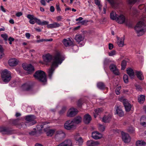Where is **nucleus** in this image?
Returning a JSON list of instances; mask_svg holds the SVG:
<instances>
[{
	"instance_id": "obj_1",
	"label": "nucleus",
	"mask_w": 146,
	"mask_h": 146,
	"mask_svg": "<svg viewBox=\"0 0 146 146\" xmlns=\"http://www.w3.org/2000/svg\"><path fill=\"white\" fill-rule=\"evenodd\" d=\"M51 59L52 60L51 64L48 71V76L50 79L51 78L55 68L62 62L64 58L59 53H57L53 57L49 53L46 54V60L50 61Z\"/></svg>"
},
{
	"instance_id": "obj_2",
	"label": "nucleus",
	"mask_w": 146,
	"mask_h": 146,
	"mask_svg": "<svg viewBox=\"0 0 146 146\" xmlns=\"http://www.w3.org/2000/svg\"><path fill=\"white\" fill-rule=\"evenodd\" d=\"M145 27L146 26L143 22L140 21L137 23L134 29L138 36H141L144 34V29Z\"/></svg>"
},
{
	"instance_id": "obj_3",
	"label": "nucleus",
	"mask_w": 146,
	"mask_h": 146,
	"mask_svg": "<svg viewBox=\"0 0 146 146\" xmlns=\"http://www.w3.org/2000/svg\"><path fill=\"white\" fill-rule=\"evenodd\" d=\"M1 74L2 80L6 83L9 82L11 79V73L7 69L3 70Z\"/></svg>"
},
{
	"instance_id": "obj_4",
	"label": "nucleus",
	"mask_w": 146,
	"mask_h": 146,
	"mask_svg": "<svg viewBox=\"0 0 146 146\" xmlns=\"http://www.w3.org/2000/svg\"><path fill=\"white\" fill-rule=\"evenodd\" d=\"M34 77L42 82L46 81V75L45 72L42 70L36 71L33 75Z\"/></svg>"
},
{
	"instance_id": "obj_5",
	"label": "nucleus",
	"mask_w": 146,
	"mask_h": 146,
	"mask_svg": "<svg viewBox=\"0 0 146 146\" xmlns=\"http://www.w3.org/2000/svg\"><path fill=\"white\" fill-rule=\"evenodd\" d=\"M120 101L122 102L125 107L126 111L129 112L132 106L127 101V100L123 98H121L119 99Z\"/></svg>"
},
{
	"instance_id": "obj_6",
	"label": "nucleus",
	"mask_w": 146,
	"mask_h": 146,
	"mask_svg": "<svg viewBox=\"0 0 146 146\" xmlns=\"http://www.w3.org/2000/svg\"><path fill=\"white\" fill-rule=\"evenodd\" d=\"M65 129L67 130L74 129L76 128V126L71 120H68L64 124Z\"/></svg>"
},
{
	"instance_id": "obj_7",
	"label": "nucleus",
	"mask_w": 146,
	"mask_h": 146,
	"mask_svg": "<svg viewBox=\"0 0 146 146\" xmlns=\"http://www.w3.org/2000/svg\"><path fill=\"white\" fill-rule=\"evenodd\" d=\"M36 128L37 133H44L46 132V123H40L37 125Z\"/></svg>"
},
{
	"instance_id": "obj_8",
	"label": "nucleus",
	"mask_w": 146,
	"mask_h": 146,
	"mask_svg": "<svg viewBox=\"0 0 146 146\" xmlns=\"http://www.w3.org/2000/svg\"><path fill=\"white\" fill-rule=\"evenodd\" d=\"M22 66L23 68L27 71V73L28 74H31L35 70L34 66L30 64H23Z\"/></svg>"
},
{
	"instance_id": "obj_9",
	"label": "nucleus",
	"mask_w": 146,
	"mask_h": 146,
	"mask_svg": "<svg viewBox=\"0 0 146 146\" xmlns=\"http://www.w3.org/2000/svg\"><path fill=\"white\" fill-rule=\"evenodd\" d=\"M36 119V117L33 115L26 116L25 117V120L27 122L30 123L31 125H33L36 123V121L35 120Z\"/></svg>"
},
{
	"instance_id": "obj_10",
	"label": "nucleus",
	"mask_w": 146,
	"mask_h": 146,
	"mask_svg": "<svg viewBox=\"0 0 146 146\" xmlns=\"http://www.w3.org/2000/svg\"><path fill=\"white\" fill-rule=\"evenodd\" d=\"M122 140L125 143H128L131 141V137L129 135L123 131L121 132Z\"/></svg>"
},
{
	"instance_id": "obj_11",
	"label": "nucleus",
	"mask_w": 146,
	"mask_h": 146,
	"mask_svg": "<svg viewBox=\"0 0 146 146\" xmlns=\"http://www.w3.org/2000/svg\"><path fill=\"white\" fill-rule=\"evenodd\" d=\"M32 86L30 83L28 82L23 84L21 86V89L23 91H28L31 90Z\"/></svg>"
},
{
	"instance_id": "obj_12",
	"label": "nucleus",
	"mask_w": 146,
	"mask_h": 146,
	"mask_svg": "<svg viewBox=\"0 0 146 146\" xmlns=\"http://www.w3.org/2000/svg\"><path fill=\"white\" fill-rule=\"evenodd\" d=\"M110 68L111 71H112L113 73L116 75H118L120 73L115 65L113 64H111L110 66Z\"/></svg>"
},
{
	"instance_id": "obj_13",
	"label": "nucleus",
	"mask_w": 146,
	"mask_h": 146,
	"mask_svg": "<svg viewBox=\"0 0 146 146\" xmlns=\"http://www.w3.org/2000/svg\"><path fill=\"white\" fill-rule=\"evenodd\" d=\"M57 146H72V141L68 139L65 140Z\"/></svg>"
},
{
	"instance_id": "obj_14",
	"label": "nucleus",
	"mask_w": 146,
	"mask_h": 146,
	"mask_svg": "<svg viewBox=\"0 0 146 146\" xmlns=\"http://www.w3.org/2000/svg\"><path fill=\"white\" fill-rule=\"evenodd\" d=\"M78 111L76 109L72 108L70 110V112L68 114V116L70 117H72L75 116L77 113Z\"/></svg>"
},
{
	"instance_id": "obj_15",
	"label": "nucleus",
	"mask_w": 146,
	"mask_h": 146,
	"mask_svg": "<svg viewBox=\"0 0 146 146\" xmlns=\"http://www.w3.org/2000/svg\"><path fill=\"white\" fill-rule=\"evenodd\" d=\"M48 22L46 21V25L48 28H56L60 27L61 26V23H59L57 22H54L53 23L50 24H48Z\"/></svg>"
},
{
	"instance_id": "obj_16",
	"label": "nucleus",
	"mask_w": 146,
	"mask_h": 146,
	"mask_svg": "<svg viewBox=\"0 0 146 146\" xmlns=\"http://www.w3.org/2000/svg\"><path fill=\"white\" fill-rule=\"evenodd\" d=\"M92 136L94 139L97 140L101 138L102 135L97 131H94L92 133Z\"/></svg>"
},
{
	"instance_id": "obj_17",
	"label": "nucleus",
	"mask_w": 146,
	"mask_h": 146,
	"mask_svg": "<svg viewBox=\"0 0 146 146\" xmlns=\"http://www.w3.org/2000/svg\"><path fill=\"white\" fill-rule=\"evenodd\" d=\"M0 132L3 134L10 135L12 133L11 131L9 129L5 127H0Z\"/></svg>"
},
{
	"instance_id": "obj_18",
	"label": "nucleus",
	"mask_w": 146,
	"mask_h": 146,
	"mask_svg": "<svg viewBox=\"0 0 146 146\" xmlns=\"http://www.w3.org/2000/svg\"><path fill=\"white\" fill-rule=\"evenodd\" d=\"M62 42L66 47L72 46L73 44V42L70 38L67 39H64L62 41Z\"/></svg>"
},
{
	"instance_id": "obj_19",
	"label": "nucleus",
	"mask_w": 146,
	"mask_h": 146,
	"mask_svg": "<svg viewBox=\"0 0 146 146\" xmlns=\"http://www.w3.org/2000/svg\"><path fill=\"white\" fill-rule=\"evenodd\" d=\"M125 16L121 14L119 16H118L116 21L119 24H122L125 22Z\"/></svg>"
},
{
	"instance_id": "obj_20",
	"label": "nucleus",
	"mask_w": 146,
	"mask_h": 146,
	"mask_svg": "<svg viewBox=\"0 0 146 146\" xmlns=\"http://www.w3.org/2000/svg\"><path fill=\"white\" fill-rule=\"evenodd\" d=\"M135 75L137 76V78L140 80H143L144 77L142 72L141 71L137 70L135 71Z\"/></svg>"
},
{
	"instance_id": "obj_21",
	"label": "nucleus",
	"mask_w": 146,
	"mask_h": 146,
	"mask_svg": "<svg viewBox=\"0 0 146 146\" xmlns=\"http://www.w3.org/2000/svg\"><path fill=\"white\" fill-rule=\"evenodd\" d=\"M127 73L131 78H133L135 76V71L131 68H128L126 70Z\"/></svg>"
},
{
	"instance_id": "obj_22",
	"label": "nucleus",
	"mask_w": 146,
	"mask_h": 146,
	"mask_svg": "<svg viewBox=\"0 0 146 146\" xmlns=\"http://www.w3.org/2000/svg\"><path fill=\"white\" fill-rule=\"evenodd\" d=\"M17 63L18 61L16 58H11L8 61V64L11 66H14L17 65Z\"/></svg>"
},
{
	"instance_id": "obj_23",
	"label": "nucleus",
	"mask_w": 146,
	"mask_h": 146,
	"mask_svg": "<svg viewBox=\"0 0 146 146\" xmlns=\"http://www.w3.org/2000/svg\"><path fill=\"white\" fill-rule=\"evenodd\" d=\"M91 119V117L88 114H87L84 115V121L86 124L89 123Z\"/></svg>"
},
{
	"instance_id": "obj_24",
	"label": "nucleus",
	"mask_w": 146,
	"mask_h": 146,
	"mask_svg": "<svg viewBox=\"0 0 146 146\" xmlns=\"http://www.w3.org/2000/svg\"><path fill=\"white\" fill-rule=\"evenodd\" d=\"M79 136L78 134H76L74 136L75 139L76 141V143H78L79 145H81L82 144L83 142V139L81 137H76V136Z\"/></svg>"
},
{
	"instance_id": "obj_25",
	"label": "nucleus",
	"mask_w": 146,
	"mask_h": 146,
	"mask_svg": "<svg viewBox=\"0 0 146 146\" xmlns=\"http://www.w3.org/2000/svg\"><path fill=\"white\" fill-rule=\"evenodd\" d=\"M87 146H95L99 144L98 141H94L93 140H89L87 142Z\"/></svg>"
},
{
	"instance_id": "obj_26",
	"label": "nucleus",
	"mask_w": 146,
	"mask_h": 146,
	"mask_svg": "<svg viewBox=\"0 0 146 146\" xmlns=\"http://www.w3.org/2000/svg\"><path fill=\"white\" fill-rule=\"evenodd\" d=\"M111 118V116L110 115H105L102 119V121L105 123H108L110 121Z\"/></svg>"
},
{
	"instance_id": "obj_27",
	"label": "nucleus",
	"mask_w": 146,
	"mask_h": 146,
	"mask_svg": "<svg viewBox=\"0 0 146 146\" xmlns=\"http://www.w3.org/2000/svg\"><path fill=\"white\" fill-rule=\"evenodd\" d=\"M82 120V118L81 117L79 116L75 117L72 121L74 124V123L78 124L81 122Z\"/></svg>"
},
{
	"instance_id": "obj_28",
	"label": "nucleus",
	"mask_w": 146,
	"mask_h": 146,
	"mask_svg": "<svg viewBox=\"0 0 146 146\" xmlns=\"http://www.w3.org/2000/svg\"><path fill=\"white\" fill-rule=\"evenodd\" d=\"M145 95H141L138 97V101L140 104H143L145 100Z\"/></svg>"
},
{
	"instance_id": "obj_29",
	"label": "nucleus",
	"mask_w": 146,
	"mask_h": 146,
	"mask_svg": "<svg viewBox=\"0 0 146 146\" xmlns=\"http://www.w3.org/2000/svg\"><path fill=\"white\" fill-rule=\"evenodd\" d=\"M84 38V37L80 35H76L75 38V40L78 43L82 41Z\"/></svg>"
},
{
	"instance_id": "obj_30",
	"label": "nucleus",
	"mask_w": 146,
	"mask_h": 146,
	"mask_svg": "<svg viewBox=\"0 0 146 146\" xmlns=\"http://www.w3.org/2000/svg\"><path fill=\"white\" fill-rule=\"evenodd\" d=\"M116 111L117 114L120 117H122L124 115V113L122 110L118 106L116 107Z\"/></svg>"
},
{
	"instance_id": "obj_31",
	"label": "nucleus",
	"mask_w": 146,
	"mask_h": 146,
	"mask_svg": "<svg viewBox=\"0 0 146 146\" xmlns=\"http://www.w3.org/2000/svg\"><path fill=\"white\" fill-rule=\"evenodd\" d=\"M146 143L142 140H137L136 142V146H145Z\"/></svg>"
},
{
	"instance_id": "obj_32",
	"label": "nucleus",
	"mask_w": 146,
	"mask_h": 146,
	"mask_svg": "<svg viewBox=\"0 0 146 146\" xmlns=\"http://www.w3.org/2000/svg\"><path fill=\"white\" fill-rule=\"evenodd\" d=\"M98 88L100 90H104L106 88L105 84L102 82H99L97 84Z\"/></svg>"
},
{
	"instance_id": "obj_33",
	"label": "nucleus",
	"mask_w": 146,
	"mask_h": 146,
	"mask_svg": "<svg viewBox=\"0 0 146 146\" xmlns=\"http://www.w3.org/2000/svg\"><path fill=\"white\" fill-rule=\"evenodd\" d=\"M35 22L39 25H43L46 24V21H44L42 22L40 19L36 17L35 19Z\"/></svg>"
},
{
	"instance_id": "obj_34",
	"label": "nucleus",
	"mask_w": 146,
	"mask_h": 146,
	"mask_svg": "<svg viewBox=\"0 0 146 146\" xmlns=\"http://www.w3.org/2000/svg\"><path fill=\"white\" fill-rule=\"evenodd\" d=\"M118 16L115 13H114L113 12H112L110 14V18L113 20H116Z\"/></svg>"
},
{
	"instance_id": "obj_35",
	"label": "nucleus",
	"mask_w": 146,
	"mask_h": 146,
	"mask_svg": "<svg viewBox=\"0 0 146 146\" xmlns=\"http://www.w3.org/2000/svg\"><path fill=\"white\" fill-rule=\"evenodd\" d=\"M124 37L121 38L118 42V45L119 47H123L124 45Z\"/></svg>"
},
{
	"instance_id": "obj_36",
	"label": "nucleus",
	"mask_w": 146,
	"mask_h": 146,
	"mask_svg": "<svg viewBox=\"0 0 146 146\" xmlns=\"http://www.w3.org/2000/svg\"><path fill=\"white\" fill-rule=\"evenodd\" d=\"M55 132V130L53 129H50L48 131L46 132V135L47 136L51 137L53 135Z\"/></svg>"
},
{
	"instance_id": "obj_37",
	"label": "nucleus",
	"mask_w": 146,
	"mask_h": 146,
	"mask_svg": "<svg viewBox=\"0 0 146 146\" xmlns=\"http://www.w3.org/2000/svg\"><path fill=\"white\" fill-rule=\"evenodd\" d=\"M127 65V62L126 61L123 60L122 62L121 63V69L124 70L125 68Z\"/></svg>"
},
{
	"instance_id": "obj_38",
	"label": "nucleus",
	"mask_w": 146,
	"mask_h": 146,
	"mask_svg": "<svg viewBox=\"0 0 146 146\" xmlns=\"http://www.w3.org/2000/svg\"><path fill=\"white\" fill-rule=\"evenodd\" d=\"M103 111V109L102 108H98L94 110L95 113L98 115Z\"/></svg>"
},
{
	"instance_id": "obj_39",
	"label": "nucleus",
	"mask_w": 146,
	"mask_h": 146,
	"mask_svg": "<svg viewBox=\"0 0 146 146\" xmlns=\"http://www.w3.org/2000/svg\"><path fill=\"white\" fill-rule=\"evenodd\" d=\"M128 131L131 133H134L135 132L134 129L133 127H130L128 129Z\"/></svg>"
},
{
	"instance_id": "obj_40",
	"label": "nucleus",
	"mask_w": 146,
	"mask_h": 146,
	"mask_svg": "<svg viewBox=\"0 0 146 146\" xmlns=\"http://www.w3.org/2000/svg\"><path fill=\"white\" fill-rule=\"evenodd\" d=\"M123 79L125 83H127L128 82V77L126 74H125L123 76Z\"/></svg>"
},
{
	"instance_id": "obj_41",
	"label": "nucleus",
	"mask_w": 146,
	"mask_h": 146,
	"mask_svg": "<svg viewBox=\"0 0 146 146\" xmlns=\"http://www.w3.org/2000/svg\"><path fill=\"white\" fill-rule=\"evenodd\" d=\"M1 36L6 41L8 39V36L7 34H2L1 35Z\"/></svg>"
},
{
	"instance_id": "obj_42",
	"label": "nucleus",
	"mask_w": 146,
	"mask_h": 146,
	"mask_svg": "<svg viewBox=\"0 0 146 146\" xmlns=\"http://www.w3.org/2000/svg\"><path fill=\"white\" fill-rule=\"evenodd\" d=\"M3 55V48L2 46L0 45V59L2 57Z\"/></svg>"
},
{
	"instance_id": "obj_43",
	"label": "nucleus",
	"mask_w": 146,
	"mask_h": 146,
	"mask_svg": "<svg viewBox=\"0 0 146 146\" xmlns=\"http://www.w3.org/2000/svg\"><path fill=\"white\" fill-rule=\"evenodd\" d=\"M94 2L95 4L99 6V8L100 9L102 5H100V1L99 0H95Z\"/></svg>"
},
{
	"instance_id": "obj_44",
	"label": "nucleus",
	"mask_w": 146,
	"mask_h": 146,
	"mask_svg": "<svg viewBox=\"0 0 146 146\" xmlns=\"http://www.w3.org/2000/svg\"><path fill=\"white\" fill-rule=\"evenodd\" d=\"M111 5L113 6L115 3V0H107Z\"/></svg>"
},
{
	"instance_id": "obj_45",
	"label": "nucleus",
	"mask_w": 146,
	"mask_h": 146,
	"mask_svg": "<svg viewBox=\"0 0 146 146\" xmlns=\"http://www.w3.org/2000/svg\"><path fill=\"white\" fill-rule=\"evenodd\" d=\"M125 23L129 28H131L133 27L132 23L131 22L126 21L125 22Z\"/></svg>"
},
{
	"instance_id": "obj_46",
	"label": "nucleus",
	"mask_w": 146,
	"mask_h": 146,
	"mask_svg": "<svg viewBox=\"0 0 146 146\" xmlns=\"http://www.w3.org/2000/svg\"><path fill=\"white\" fill-rule=\"evenodd\" d=\"M105 129V126L103 125H100L99 126V130L101 131H104Z\"/></svg>"
},
{
	"instance_id": "obj_47",
	"label": "nucleus",
	"mask_w": 146,
	"mask_h": 146,
	"mask_svg": "<svg viewBox=\"0 0 146 146\" xmlns=\"http://www.w3.org/2000/svg\"><path fill=\"white\" fill-rule=\"evenodd\" d=\"M27 17L28 19H29L30 20L34 19V20H35V18L34 17L33 15L30 14L28 15Z\"/></svg>"
},
{
	"instance_id": "obj_48",
	"label": "nucleus",
	"mask_w": 146,
	"mask_h": 146,
	"mask_svg": "<svg viewBox=\"0 0 146 146\" xmlns=\"http://www.w3.org/2000/svg\"><path fill=\"white\" fill-rule=\"evenodd\" d=\"M116 54V51L115 50H113L111 51L109 53V55L110 56H112Z\"/></svg>"
},
{
	"instance_id": "obj_49",
	"label": "nucleus",
	"mask_w": 146,
	"mask_h": 146,
	"mask_svg": "<svg viewBox=\"0 0 146 146\" xmlns=\"http://www.w3.org/2000/svg\"><path fill=\"white\" fill-rule=\"evenodd\" d=\"M66 110V108L65 107H63L62 110L60 111L59 113L60 114H62L64 113Z\"/></svg>"
},
{
	"instance_id": "obj_50",
	"label": "nucleus",
	"mask_w": 146,
	"mask_h": 146,
	"mask_svg": "<svg viewBox=\"0 0 146 146\" xmlns=\"http://www.w3.org/2000/svg\"><path fill=\"white\" fill-rule=\"evenodd\" d=\"M64 134V133L62 131H58L56 132V137L58 136V135H60L61 134Z\"/></svg>"
},
{
	"instance_id": "obj_51",
	"label": "nucleus",
	"mask_w": 146,
	"mask_h": 146,
	"mask_svg": "<svg viewBox=\"0 0 146 146\" xmlns=\"http://www.w3.org/2000/svg\"><path fill=\"white\" fill-rule=\"evenodd\" d=\"M137 0H128V3L130 4H134L137 1Z\"/></svg>"
},
{
	"instance_id": "obj_52",
	"label": "nucleus",
	"mask_w": 146,
	"mask_h": 146,
	"mask_svg": "<svg viewBox=\"0 0 146 146\" xmlns=\"http://www.w3.org/2000/svg\"><path fill=\"white\" fill-rule=\"evenodd\" d=\"M140 121L141 122L146 121V117H145V116H142L141 119H140Z\"/></svg>"
},
{
	"instance_id": "obj_53",
	"label": "nucleus",
	"mask_w": 146,
	"mask_h": 146,
	"mask_svg": "<svg viewBox=\"0 0 146 146\" xmlns=\"http://www.w3.org/2000/svg\"><path fill=\"white\" fill-rule=\"evenodd\" d=\"M82 101L81 100H79L77 103V105L78 107H80L82 106Z\"/></svg>"
},
{
	"instance_id": "obj_54",
	"label": "nucleus",
	"mask_w": 146,
	"mask_h": 146,
	"mask_svg": "<svg viewBox=\"0 0 146 146\" xmlns=\"http://www.w3.org/2000/svg\"><path fill=\"white\" fill-rule=\"evenodd\" d=\"M23 15V13L21 12H19L17 13L16 14V15L17 17H20V16H22Z\"/></svg>"
},
{
	"instance_id": "obj_55",
	"label": "nucleus",
	"mask_w": 146,
	"mask_h": 146,
	"mask_svg": "<svg viewBox=\"0 0 146 146\" xmlns=\"http://www.w3.org/2000/svg\"><path fill=\"white\" fill-rule=\"evenodd\" d=\"M113 45L111 43H109V48L110 50H111L113 48Z\"/></svg>"
},
{
	"instance_id": "obj_56",
	"label": "nucleus",
	"mask_w": 146,
	"mask_h": 146,
	"mask_svg": "<svg viewBox=\"0 0 146 146\" xmlns=\"http://www.w3.org/2000/svg\"><path fill=\"white\" fill-rule=\"evenodd\" d=\"M119 88H116L115 89V93L117 95H118L120 94V92H119Z\"/></svg>"
},
{
	"instance_id": "obj_57",
	"label": "nucleus",
	"mask_w": 146,
	"mask_h": 146,
	"mask_svg": "<svg viewBox=\"0 0 146 146\" xmlns=\"http://www.w3.org/2000/svg\"><path fill=\"white\" fill-rule=\"evenodd\" d=\"M56 19L57 21H61V20L62 19V16H60L57 17Z\"/></svg>"
},
{
	"instance_id": "obj_58",
	"label": "nucleus",
	"mask_w": 146,
	"mask_h": 146,
	"mask_svg": "<svg viewBox=\"0 0 146 146\" xmlns=\"http://www.w3.org/2000/svg\"><path fill=\"white\" fill-rule=\"evenodd\" d=\"M25 36L27 39H29L31 35L29 33H26L25 34Z\"/></svg>"
},
{
	"instance_id": "obj_59",
	"label": "nucleus",
	"mask_w": 146,
	"mask_h": 146,
	"mask_svg": "<svg viewBox=\"0 0 146 146\" xmlns=\"http://www.w3.org/2000/svg\"><path fill=\"white\" fill-rule=\"evenodd\" d=\"M54 8L53 6H51L50 7V11L51 12H54Z\"/></svg>"
},
{
	"instance_id": "obj_60",
	"label": "nucleus",
	"mask_w": 146,
	"mask_h": 146,
	"mask_svg": "<svg viewBox=\"0 0 146 146\" xmlns=\"http://www.w3.org/2000/svg\"><path fill=\"white\" fill-rule=\"evenodd\" d=\"M56 9L58 11H61V9L60 8L59 5V4H56Z\"/></svg>"
},
{
	"instance_id": "obj_61",
	"label": "nucleus",
	"mask_w": 146,
	"mask_h": 146,
	"mask_svg": "<svg viewBox=\"0 0 146 146\" xmlns=\"http://www.w3.org/2000/svg\"><path fill=\"white\" fill-rule=\"evenodd\" d=\"M40 2L43 5H46L45 0H40Z\"/></svg>"
},
{
	"instance_id": "obj_62",
	"label": "nucleus",
	"mask_w": 146,
	"mask_h": 146,
	"mask_svg": "<svg viewBox=\"0 0 146 146\" xmlns=\"http://www.w3.org/2000/svg\"><path fill=\"white\" fill-rule=\"evenodd\" d=\"M33 20L34 19L29 20V22L31 24H34L35 23V22Z\"/></svg>"
},
{
	"instance_id": "obj_63",
	"label": "nucleus",
	"mask_w": 146,
	"mask_h": 146,
	"mask_svg": "<svg viewBox=\"0 0 146 146\" xmlns=\"http://www.w3.org/2000/svg\"><path fill=\"white\" fill-rule=\"evenodd\" d=\"M1 11L5 13L6 12V10L4 8L3 6H1L0 7Z\"/></svg>"
},
{
	"instance_id": "obj_64",
	"label": "nucleus",
	"mask_w": 146,
	"mask_h": 146,
	"mask_svg": "<svg viewBox=\"0 0 146 146\" xmlns=\"http://www.w3.org/2000/svg\"><path fill=\"white\" fill-rule=\"evenodd\" d=\"M141 124L144 126H146V121L140 123Z\"/></svg>"
}]
</instances>
